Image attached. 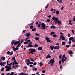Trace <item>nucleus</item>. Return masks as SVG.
I'll return each instance as SVG.
<instances>
[{
  "instance_id": "obj_4",
  "label": "nucleus",
  "mask_w": 75,
  "mask_h": 75,
  "mask_svg": "<svg viewBox=\"0 0 75 75\" xmlns=\"http://www.w3.org/2000/svg\"><path fill=\"white\" fill-rule=\"evenodd\" d=\"M25 62H26V64L28 66H29L30 65V60L28 59H27L25 60Z\"/></svg>"
},
{
  "instance_id": "obj_32",
  "label": "nucleus",
  "mask_w": 75,
  "mask_h": 75,
  "mask_svg": "<svg viewBox=\"0 0 75 75\" xmlns=\"http://www.w3.org/2000/svg\"><path fill=\"white\" fill-rule=\"evenodd\" d=\"M33 47V46L32 45H28V47H30V48H32Z\"/></svg>"
},
{
  "instance_id": "obj_22",
  "label": "nucleus",
  "mask_w": 75,
  "mask_h": 75,
  "mask_svg": "<svg viewBox=\"0 0 75 75\" xmlns=\"http://www.w3.org/2000/svg\"><path fill=\"white\" fill-rule=\"evenodd\" d=\"M17 44H21V42H20V40L17 41Z\"/></svg>"
},
{
  "instance_id": "obj_8",
  "label": "nucleus",
  "mask_w": 75,
  "mask_h": 75,
  "mask_svg": "<svg viewBox=\"0 0 75 75\" xmlns=\"http://www.w3.org/2000/svg\"><path fill=\"white\" fill-rule=\"evenodd\" d=\"M45 39L47 40V42H50V38H49L46 37Z\"/></svg>"
},
{
  "instance_id": "obj_29",
  "label": "nucleus",
  "mask_w": 75,
  "mask_h": 75,
  "mask_svg": "<svg viewBox=\"0 0 75 75\" xmlns=\"http://www.w3.org/2000/svg\"><path fill=\"white\" fill-rule=\"evenodd\" d=\"M69 24H70V25H72V23L71 22V21L69 20Z\"/></svg>"
},
{
  "instance_id": "obj_14",
  "label": "nucleus",
  "mask_w": 75,
  "mask_h": 75,
  "mask_svg": "<svg viewBox=\"0 0 75 75\" xmlns=\"http://www.w3.org/2000/svg\"><path fill=\"white\" fill-rule=\"evenodd\" d=\"M51 28H53V29H55V28H56V26L54 25H52L51 26Z\"/></svg>"
},
{
  "instance_id": "obj_58",
  "label": "nucleus",
  "mask_w": 75,
  "mask_h": 75,
  "mask_svg": "<svg viewBox=\"0 0 75 75\" xmlns=\"http://www.w3.org/2000/svg\"><path fill=\"white\" fill-rule=\"evenodd\" d=\"M30 60L32 61H34V59H33V58H31V59H30Z\"/></svg>"
},
{
  "instance_id": "obj_13",
  "label": "nucleus",
  "mask_w": 75,
  "mask_h": 75,
  "mask_svg": "<svg viewBox=\"0 0 75 75\" xmlns=\"http://www.w3.org/2000/svg\"><path fill=\"white\" fill-rule=\"evenodd\" d=\"M61 61H62V63L63 64V63H64V62H65L64 61H66V59H61Z\"/></svg>"
},
{
  "instance_id": "obj_3",
  "label": "nucleus",
  "mask_w": 75,
  "mask_h": 75,
  "mask_svg": "<svg viewBox=\"0 0 75 75\" xmlns=\"http://www.w3.org/2000/svg\"><path fill=\"white\" fill-rule=\"evenodd\" d=\"M52 20L54 21L55 24H57L58 21V18H56L55 17H54L52 18Z\"/></svg>"
},
{
  "instance_id": "obj_28",
  "label": "nucleus",
  "mask_w": 75,
  "mask_h": 75,
  "mask_svg": "<svg viewBox=\"0 0 75 75\" xmlns=\"http://www.w3.org/2000/svg\"><path fill=\"white\" fill-rule=\"evenodd\" d=\"M16 59V58L14 57H13L11 59V60L12 61H13V60H14Z\"/></svg>"
},
{
  "instance_id": "obj_20",
  "label": "nucleus",
  "mask_w": 75,
  "mask_h": 75,
  "mask_svg": "<svg viewBox=\"0 0 75 75\" xmlns=\"http://www.w3.org/2000/svg\"><path fill=\"white\" fill-rule=\"evenodd\" d=\"M41 22H39L38 24V27H40V26H41Z\"/></svg>"
},
{
  "instance_id": "obj_62",
  "label": "nucleus",
  "mask_w": 75,
  "mask_h": 75,
  "mask_svg": "<svg viewBox=\"0 0 75 75\" xmlns=\"http://www.w3.org/2000/svg\"><path fill=\"white\" fill-rule=\"evenodd\" d=\"M15 65H17L18 64V63L17 62H15Z\"/></svg>"
},
{
  "instance_id": "obj_36",
  "label": "nucleus",
  "mask_w": 75,
  "mask_h": 75,
  "mask_svg": "<svg viewBox=\"0 0 75 75\" xmlns=\"http://www.w3.org/2000/svg\"><path fill=\"white\" fill-rule=\"evenodd\" d=\"M54 34H55V32H52L50 34L51 35H53Z\"/></svg>"
},
{
  "instance_id": "obj_6",
  "label": "nucleus",
  "mask_w": 75,
  "mask_h": 75,
  "mask_svg": "<svg viewBox=\"0 0 75 75\" xmlns=\"http://www.w3.org/2000/svg\"><path fill=\"white\" fill-rule=\"evenodd\" d=\"M41 26L42 27L43 30H45V28H46V26H45V24L44 23H42L41 24Z\"/></svg>"
},
{
  "instance_id": "obj_38",
  "label": "nucleus",
  "mask_w": 75,
  "mask_h": 75,
  "mask_svg": "<svg viewBox=\"0 0 75 75\" xmlns=\"http://www.w3.org/2000/svg\"><path fill=\"white\" fill-rule=\"evenodd\" d=\"M10 51H8L7 52V55H10Z\"/></svg>"
},
{
  "instance_id": "obj_34",
  "label": "nucleus",
  "mask_w": 75,
  "mask_h": 75,
  "mask_svg": "<svg viewBox=\"0 0 75 75\" xmlns=\"http://www.w3.org/2000/svg\"><path fill=\"white\" fill-rule=\"evenodd\" d=\"M13 51L15 52V51H16V50H18V49L16 48H15L13 49Z\"/></svg>"
},
{
  "instance_id": "obj_41",
  "label": "nucleus",
  "mask_w": 75,
  "mask_h": 75,
  "mask_svg": "<svg viewBox=\"0 0 75 75\" xmlns=\"http://www.w3.org/2000/svg\"><path fill=\"white\" fill-rule=\"evenodd\" d=\"M66 42H62V45H65Z\"/></svg>"
},
{
  "instance_id": "obj_48",
  "label": "nucleus",
  "mask_w": 75,
  "mask_h": 75,
  "mask_svg": "<svg viewBox=\"0 0 75 75\" xmlns=\"http://www.w3.org/2000/svg\"><path fill=\"white\" fill-rule=\"evenodd\" d=\"M59 62V65H61V60H60Z\"/></svg>"
},
{
  "instance_id": "obj_24",
  "label": "nucleus",
  "mask_w": 75,
  "mask_h": 75,
  "mask_svg": "<svg viewBox=\"0 0 75 75\" xmlns=\"http://www.w3.org/2000/svg\"><path fill=\"white\" fill-rule=\"evenodd\" d=\"M62 39V40L64 41V40H65V37L63 36L62 38H61Z\"/></svg>"
},
{
  "instance_id": "obj_52",
  "label": "nucleus",
  "mask_w": 75,
  "mask_h": 75,
  "mask_svg": "<svg viewBox=\"0 0 75 75\" xmlns=\"http://www.w3.org/2000/svg\"><path fill=\"white\" fill-rule=\"evenodd\" d=\"M46 71L45 70H43L42 71V73H45Z\"/></svg>"
},
{
  "instance_id": "obj_50",
  "label": "nucleus",
  "mask_w": 75,
  "mask_h": 75,
  "mask_svg": "<svg viewBox=\"0 0 75 75\" xmlns=\"http://www.w3.org/2000/svg\"><path fill=\"white\" fill-rule=\"evenodd\" d=\"M24 44H28V42H24Z\"/></svg>"
},
{
  "instance_id": "obj_19",
  "label": "nucleus",
  "mask_w": 75,
  "mask_h": 75,
  "mask_svg": "<svg viewBox=\"0 0 75 75\" xmlns=\"http://www.w3.org/2000/svg\"><path fill=\"white\" fill-rule=\"evenodd\" d=\"M1 59H2L3 61H4L5 59H6V58L5 57H1Z\"/></svg>"
},
{
  "instance_id": "obj_15",
  "label": "nucleus",
  "mask_w": 75,
  "mask_h": 75,
  "mask_svg": "<svg viewBox=\"0 0 75 75\" xmlns=\"http://www.w3.org/2000/svg\"><path fill=\"white\" fill-rule=\"evenodd\" d=\"M51 55H50V54H48L47 56L46 57V59H47V58H51Z\"/></svg>"
},
{
  "instance_id": "obj_9",
  "label": "nucleus",
  "mask_w": 75,
  "mask_h": 75,
  "mask_svg": "<svg viewBox=\"0 0 75 75\" xmlns=\"http://www.w3.org/2000/svg\"><path fill=\"white\" fill-rule=\"evenodd\" d=\"M57 24L59 25H61V22L60 20H59L57 21Z\"/></svg>"
},
{
  "instance_id": "obj_5",
  "label": "nucleus",
  "mask_w": 75,
  "mask_h": 75,
  "mask_svg": "<svg viewBox=\"0 0 75 75\" xmlns=\"http://www.w3.org/2000/svg\"><path fill=\"white\" fill-rule=\"evenodd\" d=\"M54 61H55V58H53L52 59L50 60L48 64H51V63H54V62H55Z\"/></svg>"
},
{
  "instance_id": "obj_42",
  "label": "nucleus",
  "mask_w": 75,
  "mask_h": 75,
  "mask_svg": "<svg viewBox=\"0 0 75 75\" xmlns=\"http://www.w3.org/2000/svg\"><path fill=\"white\" fill-rule=\"evenodd\" d=\"M36 36H40V35L38 33H36L35 34Z\"/></svg>"
},
{
  "instance_id": "obj_63",
  "label": "nucleus",
  "mask_w": 75,
  "mask_h": 75,
  "mask_svg": "<svg viewBox=\"0 0 75 75\" xmlns=\"http://www.w3.org/2000/svg\"><path fill=\"white\" fill-rule=\"evenodd\" d=\"M68 36L69 37H71V35H70V34H69V33L68 34Z\"/></svg>"
},
{
  "instance_id": "obj_55",
  "label": "nucleus",
  "mask_w": 75,
  "mask_h": 75,
  "mask_svg": "<svg viewBox=\"0 0 75 75\" xmlns=\"http://www.w3.org/2000/svg\"><path fill=\"white\" fill-rule=\"evenodd\" d=\"M54 37H57V35L56 34H54L53 35Z\"/></svg>"
},
{
  "instance_id": "obj_31",
  "label": "nucleus",
  "mask_w": 75,
  "mask_h": 75,
  "mask_svg": "<svg viewBox=\"0 0 75 75\" xmlns=\"http://www.w3.org/2000/svg\"><path fill=\"white\" fill-rule=\"evenodd\" d=\"M23 41H24V39H22L21 40V44L22 43H23Z\"/></svg>"
},
{
  "instance_id": "obj_25",
  "label": "nucleus",
  "mask_w": 75,
  "mask_h": 75,
  "mask_svg": "<svg viewBox=\"0 0 75 75\" xmlns=\"http://www.w3.org/2000/svg\"><path fill=\"white\" fill-rule=\"evenodd\" d=\"M38 44H35V45L33 46L34 47H38Z\"/></svg>"
},
{
  "instance_id": "obj_46",
  "label": "nucleus",
  "mask_w": 75,
  "mask_h": 75,
  "mask_svg": "<svg viewBox=\"0 0 75 75\" xmlns=\"http://www.w3.org/2000/svg\"><path fill=\"white\" fill-rule=\"evenodd\" d=\"M24 73L23 72L20 73L19 74V75H23Z\"/></svg>"
},
{
  "instance_id": "obj_18",
  "label": "nucleus",
  "mask_w": 75,
  "mask_h": 75,
  "mask_svg": "<svg viewBox=\"0 0 75 75\" xmlns=\"http://www.w3.org/2000/svg\"><path fill=\"white\" fill-rule=\"evenodd\" d=\"M16 41L15 40H13L11 42V44L13 45L14 44V42H15V41Z\"/></svg>"
},
{
  "instance_id": "obj_2",
  "label": "nucleus",
  "mask_w": 75,
  "mask_h": 75,
  "mask_svg": "<svg viewBox=\"0 0 75 75\" xmlns=\"http://www.w3.org/2000/svg\"><path fill=\"white\" fill-rule=\"evenodd\" d=\"M28 51H30V53L32 55H33L34 54V53H33V52H36V49H29L28 50Z\"/></svg>"
},
{
  "instance_id": "obj_59",
  "label": "nucleus",
  "mask_w": 75,
  "mask_h": 75,
  "mask_svg": "<svg viewBox=\"0 0 75 75\" xmlns=\"http://www.w3.org/2000/svg\"><path fill=\"white\" fill-rule=\"evenodd\" d=\"M66 47H67V48H68L69 47V45H66Z\"/></svg>"
},
{
  "instance_id": "obj_64",
  "label": "nucleus",
  "mask_w": 75,
  "mask_h": 75,
  "mask_svg": "<svg viewBox=\"0 0 75 75\" xmlns=\"http://www.w3.org/2000/svg\"><path fill=\"white\" fill-rule=\"evenodd\" d=\"M73 21H75V16H74L73 18Z\"/></svg>"
},
{
  "instance_id": "obj_44",
  "label": "nucleus",
  "mask_w": 75,
  "mask_h": 75,
  "mask_svg": "<svg viewBox=\"0 0 75 75\" xmlns=\"http://www.w3.org/2000/svg\"><path fill=\"white\" fill-rule=\"evenodd\" d=\"M6 62H7V65H9V64H8V62H9L10 61H9L7 60L6 61Z\"/></svg>"
},
{
  "instance_id": "obj_21",
  "label": "nucleus",
  "mask_w": 75,
  "mask_h": 75,
  "mask_svg": "<svg viewBox=\"0 0 75 75\" xmlns=\"http://www.w3.org/2000/svg\"><path fill=\"white\" fill-rule=\"evenodd\" d=\"M42 49V48L41 47H39L38 48V50H40V51H41Z\"/></svg>"
},
{
  "instance_id": "obj_45",
  "label": "nucleus",
  "mask_w": 75,
  "mask_h": 75,
  "mask_svg": "<svg viewBox=\"0 0 75 75\" xmlns=\"http://www.w3.org/2000/svg\"><path fill=\"white\" fill-rule=\"evenodd\" d=\"M15 64V63L14 62H12V65L13 66V67H14V64Z\"/></svg>"
},
{
  "instance_id": "obj_49",
  "label": "nucleus",
  "mask_w": 75,
  "mask_h": 75,
  "mask_svg": "<svg viewBox=\"0 0 75 75\" xmlns=\"http://www.w3.org/2000/svg\"><path fill=\"white\" fill-rule=\"evenodd\" d=\"M14 75V72H12L10 74V75Z\"/></svg>"
},
{
  "instance_id": "obj_27",
  "label": "nucleus",
  "mask_w": 75,
  "mask_h": 75,
  "mask_svg": "<svg viewBox=\"0 0 75 75\" xmlns=\"http://www.w3.org/2000/svg\"><path fill=\"white\" fill-rule=\"evenodd\" d=\"M72 39H73V37H71L69 38V40H70V41H72Z\"/></svg>"
},
{
  "instance_id": "obj_61",
  "label": "nucleus",
  "mask_w": 75,
  "mask_h": 75,
  "mask_svg": "<svg viewBox=\"0 0 75 75\" xmlns=\"http://www.w3.org/2000/svg\"><path fill=\"white\" fill-rule=\"evenodd\" d=\"M50 19H47V22H50Z\"/></svg>"
},
{
  "instance_id": "obj_35",
  "label": "nucleus",
  "mask_w": 75,
  "mask_h": 75,
  "mask_svg": "<svg viewBox=\"0 0 75 75\" xmlns=\"http://www.w3.org/2000/svg\"><path fill=\"white\" fill-rule=\"evenodd\" d=\"M17 41H15L14 43V45H17Z\"/></svg>"
},
{
  "instance_id": "obj_60",
  "label": "nucleus",
  "mask_w": 75,
  "mask_h": 75,
  "mask_svg": "<svg viewBox=\"0 0 75 75\" xmlns=\"http://www.w3.org/2000/svg\"><path fill=\"white\" fill-rule=\"evenodd\" d=\"M31 44H32V42H29V44H28V45H31Z\"/></svg>"
},
{
  "instance_id": "obj_30",
  "label": "nucleus",
  "mask_w": 75,
  "mask_h": 75,
  "mask_svg": "<svg viewBox=\"0 0 75 75\" xmlns=\"http://www.w3.org/2000/svg\"><path fill=\"white\" fill-rule=\"evenodd\" d=\"M69 44L70 45L72 44V42L71 40H69L68 42Z\"/></svg>"
},
{
  "instance_id": "obj_23",
  "label": "nucleus",
  "mask_w": 75,
  "mask_h": 75,
  "mask_svg": "<svg viewBox=\"0 0 75 75\" xmlns=\"http://www.w3.org/2000/svg\"><path fill=\"white\" fill-rule=\"evenodd\" d=\"M30 30H32V29H33V28H34V26L33 25H31L30 27Z\"/></svg>"
},
{
  "instance_id": "obj_56",
  "label": "nucleus",
  "mask_w": 75,
  "mask_h": 75,
  "mask_svg": "<svg viewBox=\"0 0 75 75\" xmlns=\"http://www.w3.org/2000/svg\"><path fill=\"white\" fill-rule=\"evenodd\" d=\"M21 45V44L18 45L17 46V47H20Z\"/></svg>"
},
{
  "instance_id": "obj_54",
  "label": "nucleus",
  "mask_w": 75,
  "mask_h": 75,
  "mask_svg": "<svg viewBox=\"0 0 75 75\" xmlns=\"http://www.w3.org/2000/svg\"><path fill=\"white\" fill-rule=\"evenodd\" d=\"M14 53L13 52H11V53H10V55H12Z\"/></svg>"
},
{
  "instance_id": "obj_7",
  "label": "nucleus",
  "mask_w": 75,
  "mask_h": 75,
  "mask_svg": "<svg viewBox=\"0 0 75 75\" xmlns=\"http://www.w3.org/2000/svg\"><path fill=\"white\" fill-rule=\"evenodd\" d=\"M6 65V62H1L0 63V65H1V66H3V67H4L5 66V65Z\"/></svg>"
},
{
  "instance_id": "obj_16",
  "label": "nucleus",
  "mask_w": 75,
  "mask_h": 75,
  "mask_svg": "<svg viewBox=\"0 0 75 75\" xmlns=\"http://www.w3.org/2000/svg\"><path fill=\"white\" fill-rule=\"evenodd\" d=\"M59 11H58V10L56 11V14H57V15H58V14H59Z\"/></svg>"
},
{
  "instance_id": "obj_43",
  "label": "nucleus",
  "mask_w": 75,
  "mask_h": 75,
  "mask_svg": "<svg viewBox=\"0 0 75 75\" xmlns=\"http://www.w3.org/2000/svg\"><path fill=\"white\" fill-rule=\"evenodd\" d=\"M28 39H29V38H27L26 39H25V41H27V40Z\"/></svg>"
},
{
  "instance_id": "obj_11",
  "label": "nucleus",
  "mask_w": 75,
  "mask_h": 75,
  "mask_svg": "<svg viewBox=\"0 0 75 75\" xmlns=\"http://www.w3.org/2000/svg\"><path fill=\"white\" fill-rule=\"evenodd\" d=\"M59 47H60L59 46H55L54 47V49L59 50Z\"/></svg>"
},
{
  "instance_id": "obj_33",
  "label": "nucleus",
  "mask_w": 75,
  "mask_h": 75,
  "mask_svg": "<svg viewBox=\"0 0 75 75\" xmlns=\"http://www.w3.org/2000/svg\"><path fill=\"white\" fill-rule=\"evenodd\" d=\"M65 54H64L62 57V59H64V58H65Z\"/></svg>"
},
{
  "instance_id": "obj_26",
  "label": "nucleus",
  "mask_w": 75,
  "mask_h": 75,
  "mask_svg": "<svg viewBox=\"0 0 75 75\" xmlns=\"http://www.w3.org/2000/svg\"><path fill=\"white\" fill-rule=\"evenodd\" d=\"M37 30V29L36 28H33L32 30V31H35Z\"/></svg>"
},
{
  "instance_id": "obj_39",
  "label": "nucleus",
  "mask_w": 75,
  "mask_h": 75,
  "mask_svg": "<svg viewBox=\"0 0 75 75\" xmlns=\"http://www.w3.org/2000/svg\"><path fill=\"white\" fill-rule=\"evenodd\" d=\"M49 6V4H47V6L45 7V9H47V8H48V6Z\"/></svg>"
},
{
  "instance_id": "obj_40",
  "label": "nucleus",
  "mask_w": 75,
  "mask_h": 75,
  "mask_svg": "<svg viewBox=\"0 0 75 75\" xmlns=\"http://www.w3.org/2000/svg\"><path fill=\"white\" fill-rule=\"evenodd\" d=\"M61 57H62V55L61 54H60L59 57V59H61Z\"/></svg>"
},
{
  "instance_id": "obj_53",
  "label": "nucleus",
  "mask_w": 75,
  "mask_h": 75,
  "mask_svg": "<svg viewBox=\"0 0 75 75\" xmlns=\"http://www.w3.org/2000/svg\"><path fill=\"white\" fill-rule=\"evenodd\" d=\"M26 31V30H24L23 31V33H25V32Z\"/></svg>"
},
{
  "instance_id": "obj_57",
  "label": "nucleus",
  "mask_w": 75,
  "mask_h": 75,
  "mask_svg": "<svg viewBox=\"0 0 75 75\" xmlns=\"http://www.w3.org/2000/svg\"><path fill=\"white\" fill-rule=\"evenodd\" d=\"M64 37V36H63V35H60V38H61L62 37Z\"/></svg>"
},
{
  "instance_id": "obj_51",
  "label": "nucleus",
  "mask_w": 75,
  "mask_h": 75,
  "mask_svg": "<svg viewBox=\"0 0 75 75\" xmlns=\"http://www.w3.org/2000/svg\"><path fill=\"white\" fill-rule=\"evenodd\" d=\"M34 65H37V62H35L33 64Z\"/></svg>"
},
{
  "instance_id": "obj_1",
  "label": "nucleus",
  "mask_w": 75,
  "mask_h": 75,
  "mask_svg": "<svg viewBox=\"0 0 75 75\" xmlns=\"http://www.w3.org/2000/svg\"><path fill=\"white\" fill-rule=\"evenodd\" d=\"M11 67V65H9L7 66H6L5 67V68L6 69V71L8 72L9 71H10L11 69H12V68H11L10 67Z\"/></svg>"
},
{
  "instance_id": "obj_17",
  "label": "nucleus",
  "mask_w": 75,
  "mask_h": 75,
  "mask_svg": "<svg viewBox=\"0 0 75 75\" xmlns=\"http://www.w3.org/2000/svg\"><path fill=\"white\" fill-rule=\"evenodd\" d=\"M50 47L51 48L50 50H52L54 49V46H50Z\"/></svg>"
},
{
  "instance_id": "obj_12",
  "label": "nucleus",
  "mask_w": 75,
  "mask_h": 75,
  "mask_svg": "<svg viewBox=\"0 0 75 75\" xmlns=\"http://www.w3.org/2000/svg\"><path fill=\"white\" fill-rule=\"evenodd\" d=\"M68 53L69 54H73V53L72 52V51L70 50L68 51Z\"/></svg>"
},
{
  "instance_id": "obj_47",
  "label": "nucleus",
  "mask_w": 75,
  "mask_h": 75,
  "mask_svg": "<svg viewBox=\"0 0 75 75\" xmlns=\"http://www.w3.org/2000/svg\"><path fill=\"white\" fill-rule=\"evenodd\" d=\"M39 38L38 37H36L35 38V39L36 40H39Z\"/></svg>"
},
{
  "instance_id": "obj_37",
  "label": "nucleus",
  "mask_w": 75,
  "mask_h": 75,
  "mask_svg": "<svg viewBox=\"0 0 75 75\" xmlns=\"http://www.w3.org/2000/svg\"><path fill=\"white\" fill-rule=\"evenodd\" d=\"M39 64H40V67H42L43 65V64L42 62L40 63Z\"/></svg>"
},
{
  "instance_id": "obj_10",
  "label": "nucleus",
  "mask_w": 75,
  "mask_h": 75,
  "mask_svg": "<svg viewBox=\"0 0 75 75\" xmlns=\"http://www.w3.org/2000/svg\"><path fill=\"white\" fill-rule=\"evenodd\" d=\"M26 35L28 38V37H29L31 35L29 33H26Z\"/></svg>"
}]
</instances>
